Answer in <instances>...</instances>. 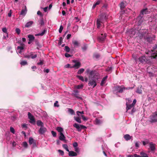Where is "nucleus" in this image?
<instances>
[{
	"label": "nucleus",
	"instance_id": "1",
	"mask_svg": "<svg viewBox=\"0 0 157 157\" xmlns=\"http://www.w3.org/2000/svg\"><path fill=\"white\" fill-rule=\"evenodd\" d=\"M149 122L151 123L157 122V112H155L150 116Z\"/></svg>",
	"mask_w": 157,
	"mask_h": 157
},
{
	"label": "nucleus",
	"instance_id": "2",
	"mask_svg": "<svg viewBox=\"0 0 157 157\" xmlns=\"http://www.w3.org/2000/svg\"><path fill=\"white\" fill-rule=\"evenodd\" d=\"M89 78L90 77L91 78H95L96 79H98L99 78V74L98 73L95 74L94 71H91L89 73Z\"/></svg>",
	"mask_w": 157,
	"mask_h": 157
},
{
	"label": "nucleus",
	"instance_id": "3",
	"mask_svg": "<svg viewBox=\"0 0 157 157\" xmlns=\"http://www.w3.org/2000/svg\"><path fill=\"white\" fill-rule=\"evenodd\" d=\"M156 51V52H155L152 53L151 57L155 59L157 57V44H155L152 48V49L151 50L152 52Z\"/></svg>",
	"mask_w": 157,
	"mask_h": 157
},
{
	"label": "nucleus",
	"instance_id": "4",
	"mask_svg": "<svg viewBox=\"0 0 157 157\" xmlns=\"http://www.w3.org/2000/svg\"><path fill=\"white\" fill-rule=\"evenodd\" d=\"M73 126L78 129V131L80 132L82 129H84L86 128V127L83 125H80L76 123H75L73 124Z\"/></svg>",
	"mask_w": 157,
	"mask_h": 157
},
{
	"label": "nucleus",
	"instance_id": "5",
	"mask_svg": "<svg viewBox=\"0 0 157 157\" xmlns=\"http://www.w3.org/2000/svg\"><path fill=\"white\" fill-rule=\"evenodd\" d=\"M89 80V82L88 85L89 86L93 85V88H94L97 85V83L94 78H91L90 77Z\"/></svg>",
	"mask_w": 157,
	"mask_h": 157
},
{
	"label": "nucleus",
	"instance_id": "6",
	"mask_svg": "<svg viewBox=\"0 0 157 157\" xmlns=\"http://www.w3.org/2000/svg\"><path fill=\"white\" fill-rule=\"evenodd\" d=\"M106 15L105 14L103 13L100 15L97 20L98 21H100L101 22L103 23L104 21L106 20Z\"/></svg>",
	"mask_w": 157,
	"mask_h": 157
},
{
	"label": "nucleus",
	"instance_id": "7",
	"mask_svg": "<svg viewBox=\"0 0 157 157\" xmlns=\"http://www.w3.org/2000/svg\"><path fill=\"white\" fill-rule=\"evenodd\" d=\"M115 90L117 91V93H122L124 90V87L123 86L115 87Z\"/></svg>",
	"mask_w": 157,
	"mask_h": 157
},
{
	"label": "nucleus",
	"instance_id": "8",
	"mask_svg": "<svg viewBox=\"0 0 157 157\" xmlns=\"http://www.w3.org/2000/svg\"><path fill=\"white\" fill-rule=\"evenodd\" d=\"M28 116L30 120V122L32 124L35 123L36 122L35 120L34 117L31 114L30 112L28 113Z\"/></svg>",
	"mask_w": 157,
	"mask_h": 157
},
{
	"label": "nucleus",
	"instance_id": "9",
	"mask_svg": "<svg viewBox=\"0 0 157 157\" xmlns=\"http://www.w3.org/2000/svg\"><path fill=\"white\" fill-rule=\"evenodd\" d=\"M106 36V34L101 33V36L98 37V39L99 42H102L105 40Z\"/></svg>",
	"mask_w": 157,
	"mask_h": 157
},
{
	"label": "nucleus",
	"instance_id": "10",
	"mask_svg": "<svg viewBox=\"0 0 157 157\" xmlns=\"http://www.w3.org/2000/svg\"><path fill=\"white\" fill-rule=\"evenodd\" d=\"M143 16L140 14L138 17L137 18V21L138 22L139 25H140L143 21Z\"/></svg>",
	"mask_w": 157,
	"mask_h": 157
},
{
	"label": "nucleus",
	"instance_id": "11",
	"mask_svg": "<svg viewBox=\"0 0 157 157\" xmlns=\"http://www.w3.org/2000/svg\"><path fill=\"white\" fill-rule=\"evenodd\" d=\"M18 43L20 44V45L21 46H18L17 47V49L20 50V51L18 52L19 53H21V50H23L24 49V44L23 43H21V41H18Z\"/></svg>",
	"mask_w": 157,
	"mask_h": 157
},
{
	"label": "nucleus",
	"instance_id": "12",
	"mask_svg": "<svg viewBox=\"0 0 157 157\" xmlns=\"http://www.w3.org/2000/svg\"><path fill=\"white\" fill-rule=\"evenodd\" d=\"M46 131V128L43 126H42L40 128L38 131L40 134H43L45 133Z\"/></svg>",
	"mask_w": 157,
	"mask_h": 157
},
{
	"label": "nucleus",
	"instance_id": "13",
	"mask_svg": "<svg viewBox=\"0 0 157 157\" xmlns=\"http://www.w3.org/2000/svg\"><path fill=\"white\" fill-rule=\"evenodd\" d=\"M72 43L75 47H78L80 45V43L76 40H73Z\"/></svg>",
	"mask_w": 157,
	"mask_h": 157
},
{
	"label": "nucleus",
	"instance_id": "14",
	"mask_svg": "<svg viewBox=\"0 0 157 157\" xmlns=\"http://www.w3.org/2000/svg\"><path fill=\"white\" fill-rule=\"evenodd\" d=\"M148 13V9L147 8H146L142 9L140 11V14L143 16L144 14H146Z\"/></svg>",
	"mask_w": 157,
	"mask_h": 157
},
{
	"label": "nucleus",
	"instance_id": "15",
	"mask_svg": "<svg viewBox=\"0 0 157 157\" xmlns=\"http://www.w3.org/2000/svg\"><path fill=\"white\" fill-rule=\"evenodd\" d=\"M59 139L62 141H63L64 142L66 143V140H65V137L63 133H59Z\"/></svg>",
	"mask_w": 157,
	"mask_h": 157
},
{
	"label": "nucleus",
	"instance_id": "16",
	"mask_svg": "<svg viewBox=\"0 0 157 157\" xmlns=\"http://www.w3.org/2000/svg\"><path fill=\"white\" fill-rule=\"evenodd\" d=\"M139 60L141 63H146L147 61L146 57L144 56L140 57Z\"/></svg>",
	"mask_w": 157,
	"mask_h": 157
},
{
	"label": "nucleus",
	"instance_id": "17",
	"mask_svg": "<svg viewBox=\"0 0 157 157\" xmlns=\"http://www.w3.org/2000/svg\"><path fill=\"white\" fill-rule=\"evenodd\" d=\"M73 94L74 96L78 99L80 100H82V98L81 97L78 96V90H75L74 91Z\"/></svg>",
	"mask_w": 157,
	"mask_h": 157
},
{
	"label": "nucleus",
	"instance_id": "18",
	"mask_svg": "<svg viewBox=\"0 0 157 157\" xmlns=\"http://www.w3.org/2000/svg\"><path fill=\"white\" fill-rule=\"evenodd\" d=\"M81 66V63L80 62H76L75 64L72 66L70 68L75 67L76 68L78 69Z\"/></svg>",
	"mask_w": 157,
	"mask_h": 157
},
{
	"label": "nucleus",
	"instance_id": "19",
	"mask_svg": "<svg viewBox=\"0 0 157 157\" xmlns=\"http://www.w3.org/2000/svg\"><path fill=\"white\" fill-rule=\"evenodd\" d=\"M100 55L97 53H94L93 55V58L97 60L100 57Z\"/></svg>",
	"mask_w": 157,
	"mask_h": 157
},
{
	"label": "nucleus",
	"instance_id": "20",
	"mask_svg": "<svg viewBox=\"0 0 157 157\" xmlns=\"http://www.w3.org/2000/svg\"><path fill=\"white\" fill-rule=\"evenodd\" d=\"M29 143L30 145L33 144V145H36L35 143L34 142V140L32 137H30L29 138Z\"/></svg>",
	"mask_w": 157,
	"mask_h": 157
},
{
	"label": "nucleus",
	"instance_id": "21",
	"mask_svg": "<svg viewBox=\"0 0 157 157\" xmlns=\"http://www.w3.org/2000/svg\"><path fill=\"white\" fill-rule=\"evenodd\" d=\"M151 151H153L155 149V144H153L152 142L149 143Z\"/></svg>",
	"mask_w": 157,
	"mask_h": 157
},
{
	"label": "nucleus",
	"instance_id": "22",
	"mask_svg": "<svg viewBox=\"0 0 157 157\" xmlns=\"http://www.w3.org/2000/svg\"><path fill=\"white\" fill-rule=\"evenodd\" d=\"M68 152V155L70 156H76L77 155L76 153L73 151H69Z\"/></svg>",
	"mask_w": 157,
	"mask_h": 157
},
{
	"label": "nucleus",
	"instance_id": "23",
	"mask_svg": "<svg viewBox=\"0 0 157 157\" xmlns=\"http://www.w3.org/2000/svg\"><path fill=\"white\" fill-rule=\"evenodd\" d=\"M33 23V22L32 21H30L27 22L25 25V27L29 28L30 27Z\"/></svg>",
	"mask_w": 157,
	"mask_h": 157
},
{
	"label": "nucleus",
	"instance_id": "24",
	"mask_svg": "<svg viewBox=\"0 0 157 157\" xmlns=\"http://www.w3.org/2000/svg\"><path fill=\"white\" fill-rule=\"evenodd\" d=\"M124 137L126 140L128 141L131 139L132 136H130L129 134H126L124 136Z\"/></svg>",
	"mask_w": 157,
	"mask_h": 157
},
{
	"label": "nucleus",
	"instance_id": "25",
	"mask_svg": "<svg viewBox=\"0 0 157 157\" xmlns=\"http://www.w3.org/2000/svg\"><path fill=\"white\" fill-rule=\"evenodd\" d=\"M88 48V45H87L85 44L84 43L82 47V49L83 51H85Z\"/></svg>",
	"mask_w": 157,
	"mask_h": 157
},
{
	"label": "nucleus",
	"instance_id": "26",
	"mask_svg": "<svg viewBox=\"0 0 157 157\" xmlns=\"http://www.w3.org/2000/svg\"><path fill=\"white\" fill-rule=\"evenodd\" d=\"M108 76H106L105 77H104L101 81V86H103L104 84L105 83V80L107 78Z\"/></svg>",
	"mask_w": 157,
	"mask_h": 157
},
{
	"label": "nucleus",
	"instance_id": "27",
	"mask_svg": "<svg viewBox=\"0 0 157 157\" xmlns=\"http://www.w3.org/2000/svg\"><path fill=\"white\" fill-rule=\"evenodd\" d=\"M126 109L127 111H128L129 109H131L132 108H133L134 107V106L133 105H132V104L128 105L127 103H126Z\"/></svg>",
	"mask_w": 157,
	"mask_h": 157
},
{
	"label": "nucleus",
	"instance_id": "28",
	"mask_svg": "<svg viewBox=\"0 0 157 157\" xmlns=\"http://www.w3.org/2000/svg\"><path fill=\"white\" fill-rule=\"evenodd\" d=\"M36 124L38 126H40L41 127L44 126L43 123L40 120H38L37 121Z\"/></svg>",
	"mask_w": 157,
	"mask_h": 157
},
{
	"label": "nucleus",
	"instance_id": "29",
	"mask_svg": "<svg viewBox=\"0 0 157 157\" xmlns=\"http://www.w3.org/2000/svg\"><path fill=\"white\" fill-rule=\"evenodd\" d=\"M28 37L29 41H33L35 40V37L32 35H28Z\"/></svg>",
	"mask_w": 157,
	"mask_h": 157
},
{
	"label": "nucleus",
	"instance_id": "30",
	"mask_svg": "<svg viewBox=\"0 0 157 157\" xmlns=\"http://www.w3.org/2000/svg\"><path fill=\"white\" fill-rule=\"evenodd\" d=\"M120 9L121 10H123L125 7V5L123 2H122L120 4Z\"/></svg>",
	"mask_w": 157,
	"mask_h": 157
},
{
	"label": "nucleus",
	"instance_id": "31",
	"mask_svg": "<svg viewBox=\"0 0 157 157\" xmlns=\"http://www.w3.org/2000/svg\"><path fill=\"white\" fill-rule=\"evenodd\" d=\"M101 2V0H99L94 3L92 6V9H94L95 8L96 6L99 5L100 3Z\"/></svg>",
	"mask_w": 157,
	"mask_h": 157
},
{
	"label": "nucleus",
	"instance_id": "32",
	"mask_svg": "<svg viewBox=\"0 0 157 157\" xmlns=\"http://www.w3.org/2000/svg\"><path fill=\"white\" fill-rule=\"evenodd\" d=\"M26 7H25V9H22L20 13V15H22L23 16L25 15L26 11Z\"/></svg>",
	"mask_w": 157,
	"mask_h": 157
},
{
	"label": "nucleus",
	"instance_id": "33",
	"mask_svg": "<svg viewBox=\"0 0 157 157\" xmlns=\"http://www.w3.org/2000/svg\"><path fill=\"white\" fill-rule=\"evenodd\" d=\"M47 30L45 29H44L42 33H39L38 34H36L35 35L36 36H43L45 33L46 32Z\"/></svg>",
	"mask_w": 157,
	"mask_h": 157
},
{
	"label": "nucleus",
	"instance_id": "34",
	"mask_svg": "<svg viewBox=\"0 0 157 157\" xmlns=\"http://www.w3.org/2000/svg\"><path fill=\"white\" fill-rule=\"evenodd\" d=\"M141 157H149L144 152L141 151L140 152Z\"/></svg>",
	"mask_w": 157,
	"mask_h": 157
},
{
	"label": "nucleus",
	"instance_id": "35",
	"mask_svg": "<svg viewBox=\"0 0 157 157\" xmlns=\"http://www.w3.org/2000/svg\"><path fill=\"white\" fill-rule=\"evenodd\" d=\"M30 58H31L32 59L35 58L37 57V56L36 54L34 55L32 52L30 53Z\"/></svg>",
	"mask_w": 157,
	"mask_h": 157
},
{
	"label": "nucleus",
	"instance_id": "36",
	"mask_svg": "<svg viewBox=\"0 0 157 157\" xmlns=\"http://www.w3.org/2000/svg\"><path fill=\"white\" fill-rule=\"evenodd\" d=\"M103 23H102L100 21H98V20H97V27L98 28H99L101 25L102 24H103Z\"/></svg>",
	"mask_w": 157,
	"mask_h": 157
},
{
	"label": "nucleus",
	"instance_id": "37",
	"mask_svg": "<svg viewBox=\"0 0 157 157\" xmlns=\"http://www.w3.org/2000/svg\"><path fill=\"white\" fill-rule=\"evenodd\" d=\"M57 130L59 132V133H62L63 131V129L61 127H58L56 128Z\"/></svg>",
	"mask_w": 157,
	"mask_h": 157
},
{
	"label": "nucleus",
	"instance_id": "38",
	"mask_svg": "<svg viewBox=\"0 0 157 157\" xmlns=\"http://www.w3.org/2000/svg\"><path fill=\"white\" fill-rule=\"evenodd\" d=\"M74 119L77 122L79 123H81V121L80 118L78 117H74Z\"/></svg>",
	"mask_w": 157,
	"mask_h": 157
},
{
	"label": "nucleus",
	"instance_id": "39",
	"mask_svg": "<svg viewBox=\"0 0 157 157\" xmlns=\"http://www.w3.org/2000/svg\"><path fill=\"white\" fill-rule=\"evenodd\" d=\"M83 87V85L82 84L78 85L75 86V88L78 89H82Z\"/></svg>",
	"mask_w": 157,
	"mask_h": 157
},
{
	"label": "nucleus",
	"instance_id": "40",
	"mask_svg": "<svg viewBox=\"0 0 157 157\" xmlns=\"http://www.w3.org/2000/svg\"><path fill=\"white\" fill-rule=\"evenodd\" d=\"M63 147V148L66 149V150L68 152L69 151V150L68 149L67 145L66 144H63L62 145Z\"/></svg>",
	"mask_w": 157,
	"mask_h": 157
},
{
	"label": "nucleus",
	"instance_id": "41",
	"mask_svg": "<svg viewBox=\"0 0 157 157\" xmlns=\"http://www.w3.org/2000/svg\"><path fill=\"white\" fill-rule=\"evenodd\" d=\"M85 69L83 68L80 69L78 71L77 74H80L82 73L84 71Z\"/></svg>",
	"mask_w": 157,
	"mask_h": 157
},
{
	"label": "nucleus",
	"instance_id": "42",
	"mask_svg": "<svg viewBox=\"0 0 157 157\" xmlns=\"http://www.w3.org/2000/svg\"><path fill=\"white\" fill-rule=\"evenodd\" d=\"M68 111L69 113L71 114V115H75V113L74 111L72 109L69 108L68 109Z\"/></svg>",
	"mask_w": 157,
	"mask_h": 157
},
{
	"label": "nucleus",
	"instance_id": "43",
	"mask_svg": "<svg viewBox=\"0 0 157 157\" xmlns=\"http://www.w3.org/2000/svg\"><path fill=\"white\" fill-rule=\"evenodd\" d=\"M20 64L23 66L27 64V62L26 60L22 61L20 62Z\"/></svg>",
	"mask_w": 157,
	"mask_h": 157
},
{
	"label": "nucleus",
	"instance_id": "44",
	"mask_svg": "<svg viewBox=\"0 0 157 157\" xmlns=\"http://www.w3.org/2000/svg\"><path fill=\"white\" fill-rule=\"evenodd\" d=\"M76 77L77 78H78L79 80H81V81H82V82L84 81V79L83 78V77H82V76H79V75H77L76 76Z\"/></svg>",
	"mask_w": 157,
	"mask_h": 157
},
{
	"label": "nucleus",
	"instance_id": "45",
	"mask_svg": "<svg viewBox=\"0 0 157 157\" xmlns=\"http://www.w3.org/2000/svg\"><path fill=\"white\" fill-rule=\"evenodd\" d=\"M35 42L36 45L40 47V43H39V41L38 39H35Z\"/></svg>",
	"mask_w": 157,
	"mask_h": 157
},
{
	"label": "nucleus",
	"instance_id": "46",
	"mask_svg": "<svg viewBox=\"0 0 157 157\" xmlns=\"http://www.w3.org/2000/svg\"><path fill=\"white\" fill-rule=\"evenodd\" d=\"M136 92L139 94H141L142 93V90L141 89L138 88Z\"/></svg>",
	"mask_w": 157,
	"mask_h": 157
},
{
	"label": "nucleus",
	"instance_id": "47",
	"mask_svg": "<svg viewBox=\"0 0 157 157\" xmlns=\"http://www.w3.org/2000/svg\"><path fill=\"white\" fill-rule=\"evenodd\" d=\"M147 41H148L149 42L151 43L153 40V38L151 37H147Z\"/></svg>",
	"mask_w": 157,
	"mask_h": 157
},
{
	"label": "nucleus",
	"instance_id": "48",
	"mask_svg": "<svg viewBox=\"0 0 157 157\" xmlns=\"http://www.w3.org/2000/svg\"><path fill=\"white\" fill-rule=\"evenodd\" d=\"M95 122L96 124H100L102 122L100 120H99L97 118L96 119Z\"/></svg>",
	"mask_w": 157,
	"mask_h": 157
},
{
	"label": "nucleus",
	"instance_id": "49",
	"mask_svg": "<svg viewBox=\"0 0 157 157\" xmlns=\"http://www.w3.org/2000/svg\"><path fill=\"white\" fill-rule=\"evenodd\" d=\"M64 50L67 52H69L70 51V48L68 46H65Z\"/></svg>",
	"mask_w": 157,
	"mask_h": 157
},
{
	"label": "nucleus",
	"instance_id": "50",
	"mask_svg": "<svg viewBox=\"0 0 157 157\" xmlns=\"http://www.w3.org/2000/svg\"><path fill=\"white\" fill-rule=\"evenodd\" d=\"M23 146L25 148H27L28 147V144L26 142H24L22 143Z\"/></svg>",
	"mask_w": 157,
	"mask_h": 157
},
{
	"label": "nucleus",
	"instance_id": "51",
	"mask_svg": "<svg viewBox=\"0 0 157 157\" xmlns=\"http://www.w3.org/2000/svg\"><path fill=\"white\" fill-rule=\"evenodd\" d=\"M39 24L41 25H43L44 24V22L43 18L41 19L39 21Z\"/></svg>",
	"mask_w": 157,
	"mask_h": 157
},
{
	"label": "nucleus",
	"instance_id": "52",
	"mask_svg": "<svg viewBox=\"0 0 157 157\" xmlns=\"http://www.w3.org/2000/svg\"><path fill=\"white\" fill-rule=\"evenodd\" d=\"M40 62L37 63V64L39 65H42L44 64V60H40Z\"/></svg>",
	"mask_w": 157,
	"mask_h": 157
},
{
	"label": "nucleus",
	"instance_id": "53",
	"mask_svg": "<svg viewBox=\"0 0 157 157\" xmlns=\"http://www.w3.org/2000/svg\"><path fill=\"white\" fill-rule=\"evenodd\" d=\"M78 26H77V25L73 27L74 29L73 30V32H76L78 30Z\"/></svg>",
	"mask_w": 157,
	"mask_h": 157
},
{
	"label": "nucleus",
	"instance_id": "54",
	"mask_svg": "<svg viewBox=\"0 0 157 157\" xmlns=\"http://www.w3.org/2000/svg\"><path fill=\"white\" fill-rule=\"evenodd\" d=\"M15 31L16 33L18 34L19 35L20 33L21 30L19 28H17L15 29Z\"/></svg>",
	"mask_w": 157,
	"mask_h": 157
},
{
	"label": "nucleus",
	"instance_id": "55",
	"mask_svg": "<svg viewBox=\"0 0 157 157\" xmlns=\"http://www.w3.org/2000/svg\"><path fill=\"white\" fill-rule=\"evenodd\" d=\"M140 142H136L135 144V145L136 148H138L139 147V144Z\"/></svg>",
	"mask_w": 157,
	"mask_h": 157
},
{
	"label": "nucleus",
	"instance_id": "56",
	"mask_svg": "<svg viewBox=\"0 0 157 157\" xmlns=\"http://www.w3.org/2000/svg\"><path fill=\"white\" fill-rule=\"evenodd\" d=\"M51 133L53 137H55L56 136V132H54V131H51Z\"/></svg>",
	"mask_w": 157,
	"mask_h": 157
},
{
	"label": "nucleus",
	"instance_id": "57",
	"mask_svg": "<svg viewBox=\"0 0 157 157\" xmlns=\"http://www.w3.org/2000/svg\"><path fill=\"white\" fill-rule=\"evenodd\" d=\"M58 101H56V102L54 104V106L55 107H59V105L58 104Z\"/></svg>",
	"mask_w": 157,
	"mask_h": 157
},
{
	"label": "nucleus",
	"instance_id": "58",
	"mask_svg": "<svg viewBox=\"0 0 157 157\" xmlns=\"http://www.w3.org/2000/svg\"><path fill=\"white\" fill-rule=\"evenodd\" d=\"M58 151L62 155H63L64 154L63 151L61 150H58Z\"/></svg>",
	"mask_w": 157,
	"mask_h": 157
},
{
	"label": "nucleus",
	"instance_id": "59",
	"mask_svg": "<svg viewBox=\"0 0 157 157\" xmlns=\"http://www.w3.org/2000/svg\"><path fill=\"white\" fill-rule=\"evenodd\" d=\"M62 41H63V38L62 37H60L59 40V45H60L62 44Z\"/></svg>",
	"mask_w": 157,
	"mask_h": 157
},
{
	"label": "nucleus",
	"instance_id": "60",
	"mask_svg": "<svg viewBox=\"0 0 157 157\" xmlns=\"http://www.w3.org/2000/svg\"><path fill=\"white\" fill-rule=\"evenodd\" d=\"M24 57L27 59H30V53L28 54L25 55L24 56Z\"/></svg>",
	"mask_w": 157,
	"mask_h": 157
},
{
	"label": "nucleus",
	"instance_id": "61",
	"mask_svg": "<svg viewBox=\"0 0 157 157\" xmlns=\"http://www.w3.org/2000/svg\"><path fill=\"white\" fill-rule=\"evenodd\" d=\"M63 29V26L62 25H61L60 27L59 30V32L60 33H61L62 32Z\"/></svg>",
	"mask_w": 157,
	"mask_h": 157
},
{
	"label": "nucleus",
	"instance_id": "62",
	"mask_svg": "<svg viewBox=\"0 0 157 157\" xmlns=\"http://www.w3.org/2000/svg\"><path fill=\"white\" fill-rule=\"evenodd\" d=\"M10 131L11 132H12L13 134H14L15 133L14 129V128L13 127L10 128Z\"/></svg>",
	"mask_w": 157,
	"mask_h": 157
},
{
	"label": "nucleus",
	"instance_id": "63",
	"mask_svg": "<svg viewBox=\"0 0 157 157\" xmlns=\"http://www.w3.org/2000/svg\"><path fill=\"white\" fill-rule=\"evenodd\" d=\"M76 113H77V115L78 116H79V113H80L81 114H84V112L83 111H81V112L77 111Z\"/></svg>",
	"mask_w": 157,
	"mask_h": 157
},
{
	"label": "nucleus",
	"instance_id": "64",
	"mask_svg": "<svg viewBox=\"0 0 157 157\" xmlns=\"http://www.w3.org/2000/svg\"><path fill=\"white\" fill-rule=\"evenodd\" d=\"M73 146L75 147H77L78 146V144L77 142H74L73 143Z\"/></svg>",
	"mask_w": 157,
	"mask_h": 157
}]
</instances>
